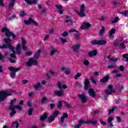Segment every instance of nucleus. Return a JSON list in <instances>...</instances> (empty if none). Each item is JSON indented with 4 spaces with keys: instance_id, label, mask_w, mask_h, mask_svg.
<instances>
[{
    "instance_id": "nucleus-1",
    "label": "nucleus",
    "mask_w": 128,
    "mask_h": 128,
    "mask_svg": "<svg viewBox=\"0 0 128 128\" xmlns=\"http://www.w3.org/2000/svg\"><path fill=\"white\" fill-rule=\"evenodd\" d=\"M9 70H10L11 72L10 73V76L12 78H14L16 76V72L20 70V68H14V67L8 68Z\"/></svg>"
},
{
    "instance_id": "nucleus-2",
    "label": "nucleus",
    "mask_w": 128,
    "mask_h": 128,
    "mask_svg": "<svg viewBox=\"0 0 128 128\" xmlns=\"http://www.w3.org/2000/svg\"><path fill=\"white\" fill-rule=\"evenodd\" d=\"M8 96H12V94L6 91H0V102H4Z\"/></svg>"
},
{
    "instance_id": "nucleus-3",
    "label": "nucleus",
    "mask_w": 128,
    "mask_h": 128,
    "mask_svg": "<svg viewBox=\"0 0 128 128\" xmlns=\"http://www.w3.org/2000/svg\"><path fill=\"white\" fill-rule=\"evenodd\" d=\"M27 66H38V60L34 58H30L26 63Z\"/></svg>"
},
{
    "instance_id": "nucleus-4",
    "label": "nucleus",
    "mask_w": 128,
    "mask_h": 128,
    "mask_svg": "<svg viewBox=\"0 0 128 128\" xmlns=\"http://www.w3.org/2000/svg\"><path fill=\"white\" fill-rule=\"evenodd\" d=\"M91 44L92 45L98 44V46H104V44H106V40H94L91 42Z\"/></svg>"
},
{
    "instance_id": "nucleus-5",
    "label": "nucleus",
    "mask_w": 128,
    "mask_h": 128,
    "mask_svg": "<svg viewBox=\"0 0 128 128\" xmlns=\"http://www.w3.org/2000/svg\"><path fill=\"white\" fill-rule=\"evenodd\" d=\"M24 22L26 26L30 24H34V26H38V22H36V21L34 20H32V18H29L28 20H24Z\"/></svg>"
},
{
    "instance_id": "nucleus-6",
    "label": "nucleus",
    "mask_w": 128,
    "mask_h": 128,
    "mask_svg": "<svg viewBox=\"0 0 128 128\" xmlns=\"http://www.w3.org/2000/svg\"><path fill=\"white\" fill-rule=\"evenodd\" d=\"M8 48L13 53L10 54V58H16V51H14V47L12 46V44H9L8 45Z\"/></svg>"
},
{
    "instance_id": "nucleus-7",
    "label": "nucleus",
    "mask_w": 128,
    "mask_h": 128,
    "mask_svg": "<svg viewBox=\"0 0 128 128\" xmlns=\"http://www.w3.org/2000/svg\"><path fill=\"white\" fill-rule=\"evenodd\" d=\"M78 14L81 18L86 16L84 14V4H82L80 6V11L78 12Z\"/></svg>"
},
{
    "instance_id": "nucleus-8",
    "label": "nucleus",
    "mask_w": 128,
    "mask_h": 128,
    "mask_svg": "<svg viewBox=\"0 0 128 128\" xmlns=\"http://www.w3.org/2000/svg\"><path fill=\"white\" fill-rule=\"evenodd\" d=\"M106 94L108 96H110V94H114V90H112V86L109 85L108 88L106 90Z\"/></svg>"
},
{
    "instance_id": "nucleus-9",
    "label": "nucleus",
    "mask_w": 128,
    "mask_h": 128,
    "mask_svg": "<svg viewBox=\"0 0 128 128\" xmlns=\"http://www.w3.org/2000/svg\"><path fill=\"white\" fill-rule=\"evenodd\" d=\"M78 96L80 100H82V102L83 104H85V102H88V99H86V95L84 94H79L78 95Z\"/></svg>"
},
{
    "instance_id": "nucleus-10",
    "label": "nucleus",
    "mask_w": 128,
    "mask_h": 128,
    "mask_svg": "<svg viewBox=\"0 0 128 128\" xmlns=\"http://www.w3.org/2000/svg\"><path fill=\"white\" fill-rule=\"evenodd\" d=\"M61 70L64 72L65 74H70V69L66 66H62L61 68Z\"/></svg>"
},
{
    "instance_id": "nucleus-11",
    "label": "nucleus",
    "mask_w": 128,
    "mask_h": 128,
    "mask_svg": "<svg viewBox=\"0 0 128 128\" xmlns=\"http://www.w3.org/2000/svg\"><path fill=\"white\" fill-rule=\"evenodd\" d=\"M84 84V88L86 90H88V86H90V80H88V78H85Z\"/></svg>"
},
{
    "instance_id": "nucleus-12",
    "label": "nucleus",
    "mask_w": 128,
    "mask_h": 128,
    "mask_svg": "<svg viewBox=\"0 0 128 128\" xmlns=\"http://www.w3.org/2000/svg\"><path fill=\"white\" fill-rule=\"evenodd\" d=\"M15 102H16V98L10 100V106H9V110H12L15 106L14 105Z\"/></svg>"
},
{
    "instance_id": "nucleus-13",
    "label": "nucleus",
    "mask_w": 128,
    "mask_h": 128,
    "mask_svg": "<svg viewBox=\"0 0 128 128\" xmlns=\"http://www.w3.org/2000/svg\"><path fill=\"white\" fill-rule=\"evenodd\" d=\"M66 22L70 26H72L74 24V21L72 20V18L70 16H68L66 18V20H65Z\"/></svg>"
},
{
    "instance_id": "nucleus-14",
    "label": "nucleus",
    "mask_w": 128,
    "mask_h": 128,
    "mask_svg": "<svg viewBox=\"0 0 128 128\" xmlns=\"http://www.w3.org/2000/svg\"><path fill=\"white\" fill-rule=\"evenodd\" d=\"M80 45L78 44H76L73 46L74 52L77 53L80 50Z\"/></svg>"
},
{
    "instance_id": "nucleus-15",
    "label": "nucleus",
    "mask_w": 128,
    "mask_h": 128,
    "mask_svg": "<svg viewBox=\"0 0 128 128\" xmlns=\"http://www.w3.org/2000/svg\"><path fill=\"white\" fill-rule=\"evenodd\" d=\"M90 26L91 24L90 23H84L81 26V28L82 30H86V28H90Z\"/></svg>"
},
{
    "instance_id": "nucleus-16",
    "label": "nucleus",
    "mask_w": 128,
    "mask_h": 128,
    "mask_svg": "<svg viewBox=\"0 0 128 128\" xmlns=\"http://www.w3.org/2000/svg\"><path fill=\"white\" fill-rule=\"evenodd\" d=\"M98 54V51L96 50H93L92 51L90 52H88V56H94Z\"/></svg>"
},
{
    "instance_id": "nucleus-17",
    "label": "nucleus",
    "mask_w": 128,
    "mask_h": 128,
    "mask_svg": "<svg viewBox=\"0 0 128 128\" xmlns=\"http://www.w3.org/2000/svg\"><path fill=\"white\" fill-rule=\"evenodd\" d=\"M40 52H42V50L39 49L34 56V58L38 59L40 58Z\"/></svg>"
},
{
    "instance_id": "nucleus-18",
    "label": "nucleus",
    "mask_w": 128,
    "mask_h": 128,
    "mask_svg": "<svg viewBox=\"0 0 128 128\" xmlns=\"http://www.w3.org/2000/svg\"><path fill=\"white\" fill-rule=\"evenodd\" d=\"M68 118V113H64L63 116L60 118L61 122L64 124V118Z\"/></svg>"
},
{
    "instance_id": "nucleus-19",
    "label": "nucleus",
    "mask_w": 128,
    "mask_h": 128,
    "mask_svg": "<svg viewBox=\"0 0 128 128\" xmlns=\"http://www.w3.org/2000/svg\"><path fill=\"white\" fill-rule=\"evenodd\" d=\"M21 48H22V45L20 44H18L16 48V54H20Z\"/></svg>"
},
{
    "instance_id": "nucleus-20",
    "label": "nucleus",
    "mask_w": 128,
    "mask_h": 128,
    "mask_svg": "<svg viewBox=\"0 0 128 128\" xmlns=\"http://www.w3.org/2000/svg\"><path fill=\"white\" fill-rule=\"evenodd\" d=\"M88 94L92 98H94V96H96V92H94V89L92 88H90L88 90Z\"/></svg>"
},
{
    "instance_id": "nucleus-21",
    "label": "nucleus",
    "mask_w": 128,
    "mask_h": 128,
    "mask_svg": "<svg viewBox=\"0 0 128 128\" xmlns=\"http://www.w3.org/2000/svg\"><path fill=\"white\" fill-rule=\"evenodd\" d=\"M55 94L58 98H60L62 96H64V92L63 91H60V90H56L55 91Z\"/></svg>"
},
{
    "instance_id": "nucleus-22",
    "label": "nucleus",
    "mask_w": 128,
    "mask_h": 128,
    "mask_svg": "<svg viewBox=\"0 0 128 128\" xmlns=\"http://www.w3.org/2000/svg\"><path fill=\"white\" fill-rule=\"evenodd\" d=\"M58 50L56 48H53L50 50V56H54L55 54H58Z\"/></svg>"
},
{
    "instance_id": "nucleus-23",
    "label": "nucleus",
    "mask_w": 128,
    "mask_h": 128,
    "mask_svg": "<svg viewBox=\"0 0 128 128\" xmlns=\"http://www.w3.org/2000/svg\"><path fill=\"white\" fill-rule=\"evenodd\" d=\"M114 34H116V29L112 28L109 32V38H114Z\"/></svg>"
},
{
    "instance_id": "nucleus-24",
    "label": "nucleus",
    "mask_w": 128,
    "mask_h": 128,
    "mask_svg": "<svg viewBox=\"0 0 128 128\" xmlns=\"http://www.w3.org/2000/svg\"><path fill=\"white\" fill-rule=\"evenodd\" d=\"M34 88L36 90H42V86L40 85V82H38L34 86Z\"/></svg>"
},
{
    "instance_id": "nucleus-25",
    "label": "nucleus",
    "mask_w": 128,
    "mask_h": 128,
    "mask_svg": "<svg viewBox=\"0 0 128 128\" xmlns=\"http://www.w3.org/2000/svg\"><path fill=\"white\" fill-rule=\"evenodd\" d=\"M58 88H60V90H62V88H67L68 87L66 86V84H63L62 86V84L60 82H58Z\"/></svg>"
},
{
    "instance_id": "nucleus-26",
    "label": "nucleus",
    "mask_w": 128,
    "mask_h": 128,
    "mask_svg": "<svg viewBox=\"0 0 128 128\" xmlns=\"http://www.w3.org/2000/svg\"><path fill=\"white\" fill-rule=\"evenodd\" d=\"M105 32H106V28H104V26H102V28L99 31L100 36H102Z\"/></svg>"
},
{
    "instance_id": "nucleus-27",
    "label": "nucleus",
    "mask_w": 128,
    "mask_h": 128,
    "mask_svg": "<svg viewBox=\"0 0 128 128\" xmlns=\"http://www.w3.org/2000/svg\"><path fill=\"white\" fill-rule=\"evenodd\" d=\"M109 78H110V76H107L103 78L102 79H100V82H106L108 81Z\"/></svg>"
},
{
    "instance_id": "nucleus-28",
    "label": "nucleus",
    "mask_w": 128,
    "mask_h": 128,
    "mask_svg": "<svg viewBox=\"0 0 128 128\" xmlns=\"http://www.w3.org/2000/svg\"><path fill=\"white\" fill-rule=\"evenodd\" d=\"M48 114H44V115L42 116H41L40 117V120L41 122H43V120H46V118H48Z\"/></svg>"
},
{
    "instance_id": "nucleus-29",
    "label": "nucleus",
    "mask_w": 128,
    "mask_h": 128,
    "mask_svg": "<svg viewBox=\"0 0 128 128\" xmlns=\"http://www.w3.org/2000/svg\"><path fill=\"white\" fill-rule=\"evenodd\" d=\"M87 124H96L98 122L96 120H89L86 121Z\"/></svg>"
},
{
    "instance_id": "nucleus-30",
    "label": "nucleus",
    "mask_w": 128,
    "mask_h": 128,
    "mask_svg": "<svg viewBox=\"0 0 128 128\" xmlns=\"http://www.w3.org/2000/svg\"><path fill=\"white\" fill-rule=\"evenodd\" d=\"M38 0H30L28 4H38Z\"/></svg>"
},
{
    "instance_id": "nucleus-31",
    "label": "nucleus",
    "mask_w": 128,
    "mask_h": 128,
    "mask_svg": "<svg viewBox=\"0 0 128 128\" xmlns=\"http://www.w3.org/2000/svg\"><path fill=\"white\" fill-rule=\"evenodd\" d=\"M16 108V110H22V108L20 106L18 105H16L11 110H14Z\"/></svg>"
},
{
    "instance_id": "nucleus-32",
    "label": "nucleus",
    "mask_w": 128,
    "mask_h": 128,
    "mask_svg": "<svg viewBox=\"0 0 128 128\" xmlns=\"http://www.w3.org/2000/svg\"><path fill=\"white\" fill-rule=\"evenodd\" d=\"M12 126H16V128H18V126H20L19 124H18V121L16 122H14L12 123Z\"/></svg>"
},
{
    "instance_id": "nucleus-33",
    "label": "nucleus",
    "mask_w": 128,
    "mask_h": 128,
    "mask_svg": "<svg viewBox=\"0 0 128 128\" xmlns=\"http://www.w3.org/2000/svg\"><path fill=\"white\" fill-rule=\"evenodd\" d=\"M15 2L16 0H11V1L10 2V8H14Z\"/></svg>"
},
{
    "instance_id": "nucleus-34",
    "label": "nucleus",
    "mask_w": 128,
    "mask_h": 128,
    "mask_svg": "<svg viewBox=\"0 0 128 128\" xmlns=\"http://www.w3.org/2000/svg\"><path fill=\"white\" fill-rule=\"evenodd\" d=\"M63 104H64V106H66V108H72V106L68 102L64 101Z\"/></svg>"
},
{
    "instance_id": "nucleus-35",
    "label": "nucleus",
    "mask_w": 128,
    "mask_h": 128,
    "mask_svg": "<svg viewBox=\"0 0 128 128\" xmlns=\"http://www.w3.org/2000/svg\"><path fill=\"white\" fill-rule=\"evenodd\" d=\"M114 110H118V107L114 106L112 109L109 110L108 114H112V112H114Z\"/></svg>"
},
{
    "instance_id": "nucleus-36",
    "label": "nucleus",
    "mask_w": 128,
    "mask_h": 128,
    "mask_svg": "<svg viewBox=\"0 0 128 128\" xmlns=\"http://www.w3.org/2000/svg\"><path fill=\"white\" fill-rule=\"evenodd\" d=\"M59 114H60V112L56 110L54 112L52 116L55 118L58 117V116Z\"/></svg>"
},
{
    "instance_id": "nucleus-37",
    "label": "nucleus",
    "mask_w": 128,
    "mask_h": 128,
    "mask_svg": "<svg viewBox=\"0 0 128 128\" xmlns=\"http://www.w3.org/2000/svg\"><path fill=\"white\" fill-rule=\"evenodd\" d=\"M54 120V117L52 116H51L48 118V122H52Z\"/></svg>"
},
{
    "instance_id": "nucleus-38",
    "label": "nucleus",
    "mask_w": 128,
    "mask_h": 128,
    "mask_svg": "<svg viewBox=\"0 0 128 128\" xmlns=\"http://www.w3.org/2000/svg\"><path fill=\"white\" fill-rule=\"evenodd\" d=\"M126 43V41H124V43H120L119 44V48H126V46H124V44Z\"/></svg>"
},
{
    "instance_id": "nucleus-39",
    "label": "nucleus",
    "mask_w": 128,
    "mask_h": 128,
    "mask_svg": "<svg viewBox=\"0 0 128 128\" xmlns=\"http://www.w3.org/2000/svg\"><path fill=\"white\" fill-rule=\"evenodd\" d=\"M12 32L10 31V30L6 33V36L10 38V36H12Z\"/></svg>"
},
{
    "instance_id": "nucleus-40",
    "label": "nucleus",
    "mask_w": 128,
    "mask_h": 128,
    "mask_svg": "<svg viewBox=\"0 0 128 128\" xmlns=\"http://www.w3.org/2000/svg\"><path fill=\"white\" fill-rule=\"evenodd\" d=\"M116 67V64H111L108 66V68H114Z\"/></svg>"
},
{
    "instance_id": "nucleus-41",
    "label": "nucleus",
    "mask_w": 128,
    "mask_h": 128,
    "mask_svg": "<svg viewBox=\"0 0 128 128\" xmlns=\"http://www.w3.org/2000/svg\"><path fill=\"white\" fill-rule=\"evenodd\" d=\"M46 100H48V98L46 97H43L41 100V102L42 104H46Z\"/></svg>"
},
{
    "instance_id": "nucleus-42",
    "label": "nucleus",
    "mask_w": 128,
    "mask_h": 128,
    "mask_svg": "<svg viewBox=\"0 0 128 128\" xmlns=\"http://www.w3.org/2000/svg\"><path fill=\"white\" fill-rule=\"evenodd\" d=\"M78 124L80 126H82V124H88V122H86V121L85 122L84 120H81L79 121Z\"/></svg>"
},
{
    "instance_id": "nucleus-43",
    "label": "nucleus",
    "mask_w": 128,
    "mask_h": 128,
    "mask_svg": "<svg viewBox=\"0 0 128 128\" xmlns=\"http://www.w3.org/2000/svg\"><path fill=\"white\" fill-rule=\"evenodd\" d=\"M8 30H9L8 28H4L1 30V32H6H6H8Z\"/></svg>"
},
{
    "instance_id": "nucleus-44",
    "label": "nucleus",
    "mask_w": 128,
    "mask_h": 128,
    "mask_svg": "<svg viewBox=\"0 0 128 128\" xmlns=\"http://www.w3.org/2000/svg\"><path fill=\"white\" fill-rule=\"evenodd\" d=\"M120 14H124V16H128V12L126 10H125L123 12H120Z\"/></svg>"
},
{
    "instance_id": "nucleus-45",
    "label": "nucleus",
    "mask_w": 128,
    "mask_h": 128,
    "mask_svg": "<svg viewBox=\"0 0 128 128\" xmlns=\"http://www.w3.org/2000/svg\"><path fill=\"white\" fill-rule=\"evenodd\" d=\"M80 76H82V74L81 73H78L75 76L74 78V80H78Z\"/></svg>"
},
{
    "instance_id": "nucleus-46",
    "label": "nucleus",
    "mask_w": 128,
    "mask_h": 128,
    "mask_svg": "<svg viewBox=\"0 0 128 128\" xmlns=\"http://www.w3.org/2000/svg\"><path fill=\"white\" fill-rule=\"evenodd\" d=\"M4 40L6 44H8V42H12V40L10 38H4Z\"/></svg>"
},
{
    "instance_id": "nucleus-47",
    "label": "nucleus",
    "mask_w": 128,
    "mask_h": 128,
    "mask_svg": "<svg viewBox=\"0 0 128 128\" xmlns=\"http://www.w3.org/2000/svg\"><path fill=\"white\" fill-rule=\"evenodd\" d=\"M8 44H4L3 46L0 45V48H8Z\"/></svg>"
},
{
    "instance_id": "nucleus-48",
    "label": "nucleus",
    "mask_w": 128,
    "mask_h": 128,
    "mask_svg": "<svg viewBox=\"0 0 128 128\" xmlns=\"http://www.w3.org/2000/svg\"><path fill=\"white\" fill-rule=\"evenodd\" d=\"M62 101H59L57 104L58 108H62Z\"/></svg>"
},
{
    "instance_id": "nucleus-49",
    "label": "nucleus",
    "mask_w": 128,
    "mask_h": 128,
    "mask_svg": "<svg viewBox=\"0 0 128 128\" xmlns=\"http://www.w3.org/2000/svg\"><path fill=\"white\" fill-rule=\"evenodd\" d=\"M118 17H116L112 21V23L116 24V22H118Z\"/></svg>"
},
{
    "instance_id": "nucleus-50",
    "label": "nucleus",
    "mask_w": 128,
    "mask_h": 128,
    "mask_svg": "<svg viewBox=\"0 0 128 128\" xmlns=\"http://www.w3.org/2000/svg\"><path fill=\"white\" fill-rule=\"evenodd\" d=\"M60 40L61 42H62L63 44H66V40L62 38H60Z\"/></svg>"
},
{
    "instance_id": "nucleus-51",
    "label": "nucleus",
    "mask_w": 128,
    "mask_h": 128,
    "mask_svg": "<svg viewBox=\"0 0 128 128\" xmlns=\"http://www.w3.org/2000/svg\"><path fill=\"white\" fill-rule=\"evenodd\" d=\"M32 52L30 51H28L26 53V56H32Z\"/></svg>"
},
{
    "instance_id": "nucleus-52",
    "label": "nucleus",
    "mask_w": 128,
    "mask_h": 128,
    "mask_svg": "<svg viewBox=\"0 0 128 128\" xmlns=\"http://www.w3.org/2000/svg\"><path fill=\"white\" fill-rule=\"evenodd\" d=\"M100 122L102 126H106V123L104 122V120L100 118Z\"/></svg>"
},
{
    "instance_id": "nucleus-53",
    "label": "nucleus",
    "mask_w": 128,
    "mask_h": 128,
    "mask_svg": "<svg viewBox=\"0 0 128 128\" xmlns=\"http://www.w3.org/2000/svg\"><path fill=\"white\" fill-rule=\"evenodd\" d=\"M8 60H10V62H11L12 64H14V62H16V60H14L12 58L8 57Z\"/></svg>"
},
{
    "instance_id": "nucleus-54",
    "label": "nucleus",
    "mask_w": 128,
    "mask_h": 128,
    "mask_svg": "<svg viewBox=\"0 0 128 128\" xmlns=\"http://www.w3.org/2000/svg\"><path fill=\"white\" fill-rule=\"evenodd\" d=\"M21 40H22V46L26 45V39L24 38H22Z\"/></svg>"
},
{
    "instance_id": "nucleus-55",
    "label": "nucleus",
    "mask_w": 128,
    "mask_h": 128,
    "mask_svg": "<svg viewBox=\"0 0 128 128\" xmlns=\"http://www.w3.org/2000/svg\"><path fill=\"white\" fill-rule=\"evenodd\" d=\"M84 66H88V64H90V62L88 60H85L84 62Z\"/></svg>"
},
{
    "instance_id": "nucleus-56",
    "label": "nucleus",
    "mask_w": 128,
    "mask_h": 128,
    "mask_svg": "<svg viewBox=\"0 0 128 128\" xmlns=\"http://www.w3.org/2000/svg\"><path fill=\"white\" fill-rule=\"evenodd\" d=\"M26 16V13L24 12V11H22V12H20V16L21 18H22V16Z\"/></svg>"
},
{
    "instance_id": "nucleus-57",
    "label": "nucleus",
    "mask_w": 128,
    "mask_h": 128,
    "mask_svg": "<svg viewBox=\"0 0 128 128\" xmlns=\"http://www.w3.org/2000/svg\"><path fill=\"white\" fill-rule=\"evenodd\" d=\"M32 110H33L32 108H31L28 110V114L29 116H32Z\"/></svg>"
},
{
    "instance_id": "nucleus-58",
    "label": "nucleus",
    "mask_w": 128,
    "mask_h": 128,
    "mask_svg": "<svg viewBox=\"0 0 128 128\" xmlns=\"http://www.w3.org/2000/svg\"><path fill=\"white\" fill-rule=\"evenodd\" d=\"M62 36H68V32H64L62 34Z\"/></svg>"
},
{
    "instance_id": "nucleus-59",
    "label": "nucleus",
    "mask_w": 128,
    "mask_h": 128,
    "mask_svg": "<svg viewBox=\"0 0 128 128\" xmlns=\"http://www.w3.org/2000/svg\"><path fill=\"white\" fill-rule=\"evenodd\" d=\"M16 114V112L14 110V111L10 113V116H14V114Z\"/></svg>"
},
{
    "instance_id": "nucleus-60",
    "label": "nucleus",
    "mask_w": 128,
    "mask_h": 128,
    "mask_svg": "<svg viewBox=\"0 0 128 128\" xmlns=\"http://www.w3.org/2000/svg\"><path fill=\"white\" fill-rule=\"evenodd\" d=\"M55 6L58 10H62V6H60V5L56 4Z\"/></svg>"
},
{
    "instance_id": "nucleus-61",
    "label": "nucleus",
    "mask_w": 128,
    "mask_h": 128,
    "mask_svg": "<svg viewBox=\"0 0 128 128\" xmlns=\"http://www.w3.org/2000/svg\"><path fill=\"white\" fill-rule=\"evenodd\" d=\"M107 120L108 122H112V120H114V118L112 117H109Z\"/></svg>"
},
{
    "instance_id": "nucleus-62",
    "label": "nucleus",
    "mask_w": 128,
    "mask_h": 128,
    "mask_svg": "<svg viewBox=\"0 0 128 128\" xmlns=\"http://www.w3.org/2000/svg\"><path fill=\"white\" fill-rule=\"evenodd\" d=\"M110 62H118V58H112L110 59Z\"/></svg>"
},
{
    "instance_id": "nucleus-63",
    "label": "nucleus",
    "mask_w": 128,
    "mask_h": 128,
    "mask_svg": "<svg viewBox=\"0 0 128 128\" xmlns=\"http://www.w3.org/2000/svg\"><path fill=\"white\" fill-rule=\"evenodd\" d=\"M90 80L91 82H92V84H96V80H94V78L92 77L90 78Z\"/></svg>"
},
{
    "instance_id": "nucleus-64",
    "label": "nucleus",
    "mask_w": 128,
    "mask_h": 128,
    "mask_svg": "<svg viewBox=\"0 0 128 128\" xmlns=\"http://www.w3.org/2000/svg\"><path fill=\"white\" fill-rule=\"evenodd\" d=\"M69 32H78V31L76 30L75 29H71L69 30Z\"/></svg>"
}]
</instances>
